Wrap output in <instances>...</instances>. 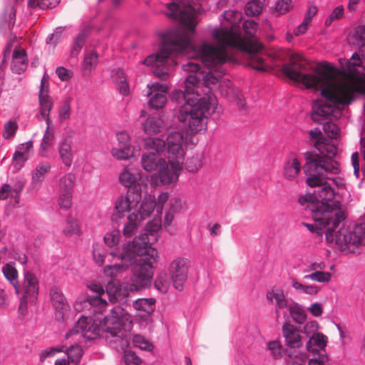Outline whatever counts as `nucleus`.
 <instances>
[{
  "mask_svg": "<svg viewBox=\"0 0 365 365\" xmlns=\"http://www.w3.org/2000/svg\"><path fill=\"white\" fill-rule=\"evenodd\" d=\"M312 353L314 357L309 359L308 365H326L329 359L327 354H322L319 351Z\"/></svg>",
  "mask_w": 365,
  "mask_h": 365,
  "instance_id": "obj_63",
  "label": "nucleus"
},
{
  "mask_svg": "<svg viewBox=\"0 0 365 365\" xmlns=\"http://www.w3.org/2000/svg\"><path fill=\"white\" fill-rule=\"evenodd\" d=\"M267 299L269 302L275 301L276 305L278 309H284L288 307V302L286 297L282 290H270L267 293Z\"/></svg>",
  "mask_w": 365,
  "mask_h": 365,
  "instance_id": "obj_35",
  "label": "nucleus"
},
{
  "mask_svg": "<svg viewBox=\"0 0 365 365\" xmlns=\"http://www.w3.org/2000/svg\"><path fill=\"white\" fill-rule=\"evenodd\" d=\"M135 212H130L127 217V222L124 224L123 233L124 236L130 237L133 236L138 228V223L140 222Z\"/></svg>",
  "mask_w": 365,
  "mask_h": 365,
  "instance_id": "obj_33",
  "label": "nucleus"
},
{
  "mask_svg": "<svg viewBox=\"0 0 365 365\" xmlns=\"http://www.w3.org/2000/svg\"><path fill=\"white\" fill-rule=\"evenodd\" d=\"M60 2V0H29L28 5L31 8H40L41 9H53Z\"/></svg>",
  "mask_w": 365,
  "mask_h": 365,
  "instance_id": "obj_45",
  "label": "nucleus"
},
{
  "mask_svg": "<svg viewBox=\"0 0 365 365\" xmlns=\"http://www.w3.org/2000/svg\"><path fill=\"white\" fill-rule=\"evenodd\" d=\"M76 181L74 174L69 173L64 175L59 180V187L61 192H70L72 193Z\"/></svg>",
  "mask_w": 365,
  "mask_h": 365,
  "instance_id": "obj_41",
  "label": "nucleus"
},
{
  "mask_svg": "<svg viewBox=\"0 0 365 365\" xmlns=\"http://www.w3.org/2000/svg\"><path fill=\"white\" fill-rule=\"evenodd\" d=\"M182 165L189 173H195L202 166V158L199 155H195L184 160Z\"/></svg>",
  "mask_w": 365,
  "mask_h": 365,
  "instance_id": "obj_48",
  "label": "nucleus"
},
{
  "mask_svg": "<svg viewBox=\"0 0 365 365\" xmlns=\"http://www.w3.org/2000/svg\"><path fill=\"white\" fill-rule=\"evenodd\" d=\"M131 323L129 316L124 314L123 309L115 307L100 324L93 322L91 317L81 316L75 326L66 333V338L81 334L87 341H93L103 336L110 346L117 349L123 345L125 327Z\"/></svg>",
  "mask_w": 365,
  "mask_h": 365,
  "instance_id": "obj_4",
  "label": "nucleus"
},
{
  "mask_svg": "<svg viewBox=\"0 0 365 365\" xmlns=\"http://www.w3.org/2000/svg\"><path fill=\"white\" fill-rule=\"evenodd\" d=\"M16 21V9L14 6H7L0 16V31L5 33L14 27Z\"/></svg>",
  "mask_w": 365,
  "mask_h": 365,
  "instance_id": "obj_24",
  "label": "nucleus"
},
{
  "mask_svg": "<svg viewBox=\"0 0 365 365\" xmlns=\"http://www.w3.org/2000/svg\"><path fill=\"white\" fill-rule=\"evenodd\" d=\"M64 348L65 346L63 345H57L44 349L39 354V359L43 362L47 358L52 357L58 353L64 351Z\"/></svg>",
  "mask_w": 365,
  "mask_h": 365,
  "instance_id": "obj_51",
  "label": "nucleus"
},
{
  "mask_svg": "<svg viewBox=\"0 0 365 365\" xmlns=\"http://www.w3.org/2000/svg\"><path fill=\"white\" fill-rule=\"evenodd\" d=\"M132 342L134 346L141 350L150 351L153 349V344L140 334L133 335Z\"/></svg>",
  "mask_w": 365,
  "mask_h": 365,
  "instance_id": "obj_54",
  "label": "nucleus"
},
{
  "mask_svg": "<svg viewBox=\"0 0 365 365\" xmlns=\"http://www.w3.org/2000/svg\"><path fill=\"white\" fill-rule=\"evenodd\" d=\"M241 29H243L247 40L251 39L257 31L258 24L254 20H245L241 22Z\"/></svg>",
  "mask_w": 365,
  "mask_h": 365,
  "instance_id": "obj_46",
  "label": "nucleus"
},
{
  "mask_svg": "<svg viewBox=\"0 0 365 365\" xmlns=\"http://www.w3.org/2000/svg\"><path fill=\"white\" fill-rule=\"evenodd\" d=\"M219 19L221 21H225L227 25L215 29L212 32V37L217 46L206 41L198 46L197 53L201 61L210 67L221 66L231 58L227 50L235 49L250 53V65L254 70L267 71L264 58L255 52L242 36L240 24L243 19L242 13L237 10H227L220 15Z\"/></svg>",
  "mask_w": 365,
  "mask_h": 365,
  "instance_id": "obj_2",
  "label": "nucleus"
},
{
  "mask_svg": "<svg viewBox=\"0 0 365 365\" xmlns=\"http://www.w3.org/2000/svg\"><path fill=\"white\" fill-rule=\"evenodd\" d=\"M288 309L292 319L297 324H302L306 322V313L298 303L289 304Z\"/></svg>",
  "mask_w": 365,
  "mask_h": 365,
  "instance_id": "obj_39",
  "label": "nucleus"
},
{
  "mask_svg": "<svg viewBox=\"0 0 365 365\" xmlns=\"http://www.w3.org/2000/svg\"><path fill=\"white\" fill-rule=\"evenodd\" d=\"M51 168V165L47 162L38 163L32 173V182L35 184L42 182Z\"/></svg>",
  "mask_w": 365,
  "mask_h": 365,
  "instance_id": "obj_36",
  "label": "nucleus"
},
{
  "mask_svg": "<svg viewBox=\"0 0 365 365\" xmlns=\"http://www.w3.org/2000/svg\"><path fill=\"white\" fill-rule=\"evenodd\" d=\"M123 359L126 365H140L141 363L140 358L133 351H125Z\"/></svg>",
  "mask_w": 365,
  "mask_h": 365,
  "instance_id": "obj_62",
  "label": "nucleus"
},
{
  "mask_svg": "<svg viewBox=\"0 0 365 365\" xmlns=\"http://www.w3.org/2000/svg\"><path fill=\"white\" fill-rule=\"evenodd\" d=\"M2 273L4 277L10 282L14 287L15 293L19 294L21 292L19 272L15 267L14 262H9L5 264L1 268Z\"/></svg>",
  "mask_w": 365,
  "mask_h": 365,
  "instance_id": "obj_23",
  "label": "nucleus"
},
{
  "mask_svg": "<svg viewBox=\"0 0 365 365\" xmlns=\"http://www.w3.org/2000/svg\"><path fill=\"white\" fill-rule=\"evenodd\" d=\"M160 226L158 224H154L152 222H149L147 223L144 232L140 234L137 237H143V241L145 242H148L146 245V247H153L152 246L154 241L156 240V234L159 230Z\"/></svg>",
  "mask_w": 365,
  "mask_h": 365,
  "instance_id": "obj_32",
  "label": "nucleus"
},
{
  "mask_svg": "<svg viewBox=\"0 0 365 365\" xmlns=\"http://www.w3.org/2000/svg\"><path fill=\"white\" fill-rule=\"evenodd\" d=\"M133 306L134 309L143 312L142 317H148L155 311V299L154 298H141L135 299Z\"/></svg>",
  "mask_w": 365,
  "mask_h": 365,
  "instance_id": "obj_25",
  "label": "nucleus"
},
{
  "mask_svg": "<svg viewBox=\"0 0 365 365\" xmlns=\"http://www.w3.org/2000/svg\"><path fill=\"white\" fill-rule=\"evenodd\" d=\"M201 0H175L166 4L168 11L166 16L179 21L185 30L195 34L197 24L196 13L202 9L199 4Z\"/></svg>",
  "mask_w": 365,
  "mask_h": 365,
  "instance_id": "obj_10",
  "label": "nucleus"
},
{
  "mask_svg": "<svg viewBox=\"0 0 365 365\" xmlns=\"http://www.w3.org/2000/svg\"><path fill=\"white\" fill-rule=\"evenodd\" d=\"M148 96H149L148 106L151 109H162L167 103V97L165 93H155L149 94L148 93Z\"/></svg>",
  "mask_w": 365,
  "mask_h": 365,
  "instance_id": "obj_38",
  "label": "nucleus"
},
{
  "mask_svg": "<svg viewBox=\"0 0 365 365\" xmlns=\"http://www.w3.org/2000/svg\"><path fill=\"white\" fill-rule=\"evenodd\" d=\"M24 294L20 299V307H26L28 303V299L34 302L37 299L38 295V279L36 276L29 272H24V282H23Z\"/></svg>",
  "mask_w": 365,
  "mask_h": 365,
  "instance_id": "obj_14",
  "label": "nucleus"
},
{
  "mask_svg": "<svg viewBox=\"0 0 365 365\" xmlns=\"http://www.w3.org/2000/svg\"><path fill=\"white\" fill-rule=\"evenodd\" d=\"M200 78L195 74L189 75L185 82V89L192 96L195 97V89L196 85L199 83Z\"/></svg>",
  "mask_w": 365,
  "mask_h": 365,
  "instance_id": "obj_56",
  "label": "nucleus"
},
{
  "mask_svg": "<svg viewBox=\"0 0 365 365\" xmlns=\"http://www.w3.org/2000/svg\"><path fill=\"white\" fill-rule=\"evenodd\" d=\"M211 103L208 98H188L180 106L178 119L187 125L192 133L207 129V116L210 113Z\"/></svg>",
  "mask_w": 365,
  "mask_h": 365,
  "instance_id": "obj_7",
  "label": "nucleus"
},
{
  "mask_svg": "<svg viewBox=\"0 0 365 365\" xmlns=\"http://www.w3.org/2000/svg\"><path fill=\"white\" fill-rule=\"evenodd\" d=\"M106 256V251L102 245L94 244L93 245V257L96 264L102 266Z\"/></svg>",
  "mask_w": 365,
  "mask_h": 365,
  "instance_id": "obj_53",
  "label": "nucleus"
},
{
  "mask_svg": "<svg viewBox=\"0 0 365 365\" xmlns=\"http://www.w3.org/2000/svg\"><path fill=\"white\" fill-rule=\"evenodd\" d=\"M170 98L173 102L182 105H183L188 98L197 99V98L193 97L189 93H187L185 88L183 91L175 89L171 92Z\"/></svg>",
  "mask_w": 365,
  "mask_h": 365,
  "instance_id": "obj_44",
  "label": "nucleus"
},
{
  "mask_svg": "<svg viewBox=\"0 0 365 365\" xmlns=\"http://www.w3.org/2000/svg\"><path fill=\"white\" fill-rule=\"evenodd\" d=\"M168 153L172 155L169 157V163L172 168L181 170L184 163L185 151L182 145H167Z\"/></svg>",
  "mask_w": 365,
  "mask_h": 365,
  "instance_id": "obj_20",
  "label": "nucleus"
},
{
  "mask_svg": "<svg viewBox=\"0 0 365 365\" xmlns=\"http://www.w3.org/2000/svg\"><path fill=\"white\" fill-rule=\"evenodd\" d=\"M331 274L328 272L323 271H316L312 272L310 274L305 275L304 277V279H312L313 281H317L319 282H327L330 280Z\"/></svg>",
  "mask_w": 365,
  "mask_h": 365,
  "instance_id": "obj_55",
  "label": "nucleus"
},
{
  "mask_svg": "<svg viewBox=\"0 0 365 365\" xmlns=\"http://www.w3.org/2000/svg\"><path fill=\"white\" fill-rule=\"evenodd\" d=\"M140 202V201L137 205L133 203L125 213L135 212L137 217L143 221L150 216L155 208L157 209V202L155 195L145 193L142 202Z\"/></svg>",
  "mask_w": 365,
  "mask_h": 365,
  "instance_id": "obj_16",
  "label": "nucleus"
},
{
  "mask_svg": "<svg viewBox=\"0 0 365 365\" xmlns=\"http://www.w3.org/2000/svg\"><path fill=\"white\" fill-rule=\"evenodd\" d=\"M168 280L166 274L160 273L154 282L155 287L161 293H165L168 288Z\"/></svg>",
  "mask_w": 365,
  "mask_h": 365,
  "instance_id": "obj_58",
  "label": "nucleus"
},
{
  "mask_svg": "<svg viewBox=\"0 0 365 365\" xmlns=\"http://www.w3.org/2000/svg\"><path fill=\"white\" fill-rule=\"evenodd\" d=\"M172 170L169 168L167 162L162 163L161 166L158 169V172L155 174L157 178L159 179L160 182L163 185H169L175 180H177L178 174L175 169L173 168Z\"/></svg>",
  "mask_w": 365,
  "mask_h": 365,
  "instance_id": "obj_26",
  "label": "nucleus"
},
{
  "mask_svg": "<svg viewBox=\"0 0 365 365\" xmlns=\"http://www.w3.org/2000/svg\"><path fill=\"white\" fill-rule=\"evenodd\" d=\"M192 34L182 28L167 30L160 35L161 45L156 53L148 56L143 63L153 66V73L162 80L168 76L170 68L175 64V56L195 53L199 57L197 48L191 39Z\"/></svg>",
  "mask_w": 365,
  "mask_h": 365,
  "instance_id": "obj_5",
  "label": "nucleus"
},
{
  "mask_svg": "<svg viewBox=\"0 0 365 365\" xmlns=\"http://www.w3.org/2000/svg\"><path fill=\"white\" fill-rule=\"evenodd\" d=\"M59 156L62 163L66 166L70 167L73 163V153L70 142L65 139L60 143L58 146Z\"/></svg>",
  "mask_w": 365,
  "mask_h": 365,
  "instance_id": "obj_29",
  "label": "nucleus"
},
{
  "mask_svg": "<svg viewBox=\"0 0 365 365\" xmlns=\"http://www.w3.org/2000/svg\"><path fill=\"white\" fill-rule=\"evenodd\" d=\"M327 336L321 332L310 336L306 344V347L309 352H317L319 350H324L327 346Z\"/></svg>",
  "mask_w": 365,
  "mask_h": 365,
  "instance_id": "obj_27",
  "label": "nucleus"
},
{
  "mask_svg": "<svg viewBox=\"0 0 365 365\" xmlns=\"http://www.w3.org/2000/svg\"><path fill=\"white\" fill-rule=\"evenodd\" d=\"M143 236L135 237L132 241L123 244L121 249L116 248L110 252L113 259L120 262L106 265L103 272L106 276L113 278L118 273L124 272L132 265V274L130 281L123 284L122 288L113 287L109 282L106 291L110 295L122 294L128 296L130 292L140 291L151 285L153 269L159 257L158 252L155 247H146L148 242L143 241Z\"/></svg>",
  "mask_w": 365,
  "mask_h": 365,
  "instance_id": "obj_1",
  "label": "nucleus"
},
{
  "mask_svg": "<svg viewBox=\"0 0 365 365\" xmlns=\"http://www.w3.org/2000/svg\"><path fill=\"white\" fill-rule=\"evenodd\" d=\"M354 37L359 47L361 44L365 43V25H360L355 28Z\"/></svg>",
  "mask_w": 365,
  "mask_h": 365,
  "instance_id": "obj_64",
  "label": "nucleus"
},
{
  "mask_svg": "<svg viewBox=\"0 0 365 365\" xmlns=\"http://www.w3.org/2000/svg\"><path fill=\"white\" fill-rule=\"evenodd\" d=\"M335 103L322 100L315 101L312 106V119L317 123H323V120L329 119L336 109Z\"/></svg>",
  "mask_w": 365,
  "mask_h": 365,
  "instance_id": "obj_17",
  "label": "nucleus"
},
{
  "mask_svg": "<svg viewBox=\"0 0 365 365\" xmlns=\"http://www.w3.org/2000/svg\"><path fill=\"white\" fill-rule=\"evenodd\" d=\"M65 355L71 363H78L83 355V350L79 345H72L66 349Z\"/></svg>",
  "mask_w": 365,
  "mask_h": 365,
  "instance_id": "obj_43",
  "label": "nucleus"
},
{
  "mask_svg": "<svg viewBox=\"0 0 365 365\" xmlns=\"http://www.w3.org/2000/svg\"><path fill=\"white\" fill-rule=\"evenodd\" d=\"M337 227L334 226L331 222L326 232V240L329 243L334 242L339 250H349V252H352L350 250L351 246L365 244V217L359 219L352 230L343 226L335 232Z\"/></svg>",
  "mask_w": 365,
  "mask_h": 365,
  "instance_id": "obj_9",
  "label": "nucleus"
},
{
  "mask_svg": "<svg viewBox=\"0 0 365 365\" xmlns=\"http://www.w3.org/2000/svg\"><path fill=\"white\" fill-rule=\"evenodd\" d=\"M18 124L12 120H9L6 122L4 125V130H3V137L5 139H10L13 138L17 130H18Z\"/></svg>",
  "mask_w": 365,
  "mask_h": 365,
  "instance_id": "obj_57",
  "label": "nucleus"
},
{
  "mask_svg": "<svg viewBox=\"0 0 365 365\" xmlns=\"http://www.w3.org/2000/svg\"><path fill=\"white\" fill-rule=\"evenodd\" d=\"M71 117V103L70 100H65L58 110V118L61 122L67 120Z\"/></svg>",
  "mask_w": 365,
  "mask_h": 365,
  "instance_id": "obj_59",
  "label": "nucleus"
},
{
  "mask_svg": "<svg viewBox=\"0 0 365 365\" xmlns=\"http://www.w3.org/2000/svg\"><path fill=\"white\" fill-rule=\"evenodd\" d=\"M163 125V121L158 117H149L142 123L143 131L148 135L160 132Z\"/></svg>",
  "mask_w": 365,
  "mask_h": 365,
  "instance_id": "obj_30",
  "label": "nucleus"
},
{
  "mask_svg": "<svg viewBox=\"0 0 365 365\" xmlns=\"http://www.w3.org/2000/svg\"><path fill=\"white\" fill-rule=\"evenodd\" d=\"M120 236L119 230H114L111 232H108L103 237L104 242L108 247H113L118 243Z\"/></svg>",
  "mask_w": 365,
  "mask_h": 365,
  "instance_id": "obj_60",
  "label": "nucleus"
},
{
  "mask_svg": "<svg viewBox=\"0 0 365 365\" xmlns=\"http://www.w3.org/2000/svg\"><path fill=\"white\" fill-rule=\"evenodd\" d=\"M66 226L63 229V232L66 236H72L75 234H80V229L77 220L73 219L71 216H68L66 220Z\"/></svg>",
  "mask_w": 365,
  "mask_h": 365,
  "instance_id": "obj_50",
  "label": "nucleus"
},
{
  "mask_svg": "<svg viewBox=\"0 0 365 365\" xmlns=\"http://www.w3.org/2000/svg\"><path fill=\"white\" fill-rule=\"evenodd\" d=\"M147 151L142 155L141 163L143 169L153 172L158 169L166 160L162 157L166 148L165 141L159 138L150 139L147 143Z\"/></svg>",
  "mask_w": 365,
  "mask_h": 365,
  "instance_id": "obj_12",
  "label": "nucleus"
},
{
  "mask_svg": "<svg viewBox=\"0 0 365 365\" xmlns=\"http://www.w3.org/2000/svg\"><path fill=\"white\" fill-rule=\"evenodd\" d=\"M120 182L128 188L125 196L121 195L116 200L114 212L111 215V221L118 224V221L125 216V212L132 206L141 201L143 192L146 189L147 184L137 182L135 176L128 170H124L119 175Z\"/></svg>",
  "mask_w": 365,
  "mask_h": 365,
  "instance_id": "obj_8",
  "label": "nucleus"
},
{
  "mask_svg": "<svg viewBox=\"0 0 365 365\" xmlns=\"http://www.w3.org/2000/svg\"><path fill=\"white\" fill-rule=\"evenodd\" d=\"M319 123L323 125V130L329 138H336L339 135V127L334 123L331 121L330 119L323 120V123Z\"/></svg>",
  "mask_w": 365,
  "mask_h": 365,
  "instance_id": "obj_52",
  "label": "nucleus"
},
{
  "mask_svg": "<svg viewBox=\"0 0 365 365\" xmlns=\"http://www.w3.org/2000/svg\"><path fill=\"white\" fill-rule=\"evenodd\" d=\"M188 266L187 259L178 257L169 266V273L174 287L181 291L187 279Z\"/></svg>",
  "mask_w": 365,
  "mask_h": 365,
  "instance_id": "obj_13",
  "label": "nucleus"
},
{
  "mask_svg": "<svg viewBox=\"0 0 365 365\" xmlns=\"http://www.w3.org/2000/svg\"><path fill=\"white\" fill-rule=\"evenodd\" d=\"M308 134L310 139L314 140V147L319 152V155L329 158H333L336 155V148L328 144V140L319 128L309 130Z\"/></svg>",
  "mask_w": 365,
  "mask_h": 365,
  "instance_id": "obj_15",
  "label": "nucleus"
},
{
  "mask_svg": "<svg viewBox=\"0 0 365 365\" xmlns=\"http://www.w3.org/2000/svg\"><path fill=\"white\" fill-rule=\"evenodd\" d=\"M28 58L24 49L15 50L12 56L11 69L13 73H23L27 68Z\"/></svg>",
  "mask_w": 365,
  "mask_h": 365,
  "instance_id": "obj_22",
  "label": "nucleus"
},
{
  "mask_svg": "<svg viewBox=\"0 0 365 365\" xmlns=\"http://www.w3.org/2000/svg\"><path fill=\"white\" fill-rule=\"evenodd\" d=\"M89 29L88 28H84L74 38L71 49V57L74 58L78 56L82 48L86 45L87 39L89 37Z\"/></svg>",
  "mask_w": 365,
  "mask_h": 365,
  "instance_id": "obj_28",
  "label": "nucleus"
},
{
  "mask_svg": "<svg viewBox=\"0 0 365 365\" xmlns=\"http://www.w3.org/2000/svg\"><path fill=\"white\" fill-rule=\"evenodd\" d=\"M49 126L47 125L46 130L43 134L39 149V155L41 157H46V151L52 144L54 135L53 131H49Z\"/></svg>",
  "mask_w": 365,
  "mask_h": 365,
  "instance_id": "obj_42",
  "label": "nucleus"
},
{
  "mask_svg": "<svg viewBox=\"0 0 365 365\" xmlns=\"http://www.w3.org/2000/svg\"><path fill=\"white\" fill-rule=\"evenodd\" d=\"M305 163L303 170L307 176L306 182L310 186L315 187L312 193H316L321 186L329 184L336 195V191L331 185L327 181L331 180L336 187L340 188L344 186V179L340 177H329V175L339 174L340 172L339 163L332 158L321 156L315 151H307L304 153Z\"/></svg>",
  "mask_w": 365,
  "mask_h": 365,
  "instance_id": "obj_6",
  "label": "nucleus"
},
{
  "mask_svg": "<svg viewBox=\"0 0 365 365\" xmlns=\"http://www.w3.org/2000/svg\"><path fill=\"white\" fill-rule=\"evenodd\" d=\"M112 155L119 160H128L133 156L134 147L116 145L111 150Z\"/></svg>",
  "mask_w": 365,
  "mask_h": 365,
  "instance_id": "obj_37",
  "label": "nucleus"
},
{
  "mask_svg": "<svg viewBox=\"0 0 365 365\" xmlns=\"http://www.w3.org/2000/svg\"><path fill=\"white\" fill-rule=\"evenodd\" d=\"M292 7V0H277L272 9V12L277 16L285 14Z\"/></svg>",
  "mask_w": 365,
  "mask_h": 365,
  "instance_id": "obj_49",
  "label": "nucleus"
},
{
  "mask_svg": "<svg viewBox=\"0 0 365 365\" xmlns=\"http://www.w3.org/2000/svg\"><path fill=\"white\" fill-rule=\"evenodd\" d=\"M303 57L299 55H293L290 62L282 67V72L290 80L304 84L307 88H314L317 86L320 77L319 76L305 73V66L302 63Z\"/></svg>",
  "mask_w": 365,
  "mask_h": 365,
  "instance_id": "obj_11",
  "label": "nucleus"
},
{
  "mask_svg": "<svg viewBox=\"0 0 365 365\" xmlns=\"http://www.w3.org/2000/svg\"><path fill=\"white\" fill-rule=\"evenodd\" d=\"M49 294L52 305L56 310V317L58 320H63L64 312L69 309L66 297L61 289L56 286L51 287Z\"/></svg>",
  "mask_w": 365,
  "mask_h": 365,
  "instance_id": "obj_18",
  "label": "nucleus"
},
{
  "mask_svg": "<svg viewBox=\"0 0 365 365\" xmlns=\"http://www.w3.org/2000/svg\"><path fill=\"white\" fill-rule=\"evenodd\" d=\"M300 170L301 163L297 158H294L285 163L283 170L284 176L286 179L292 180L298 175Z\"/></svg>",
  "mask_w": 365,
  "mask_h": 365,
  "instance_id": "obj_31",
  "label": "nucleus"
},
{
  "mask_svg": "<svg viewBox=\"0 0 365 365\" xmlns=\"http://www.w3.org/2000/svg\"><path fill=\"white\" fill-rule=\"evenodd\" d=\"M263 3L260 0H250L245 6V13L249 16H257L262 11Z\"/></svg>",
  "mask_w": 365,
  "mask_h": 365,
  "instance_id": "obj_40",
  "label": "nucleus"
},
{
  "mask_svg": "<svg viewBox=\"0 0 365 365\" xmlns=\"http://www.w3.org/2000/svg\"><path fill=\"white\" fill-rule=\"evenodd\" d=\"M72 193L70 192H61L58 197V205L61 209L68 210L71 207Z\"/></svg>",
  "mask_w": 365,
  "mask_h": 365,
  "instance_id": "obj_61",
  "label": "nucleus"
},
{
  "mask_svg": "<svg viewBox=\"0 0 365 365\" xmlns=\"http://www.w3.org/2000/svg\"><path fill=\"white\" fill-rule=\"evenodd\" d=\"M98 55L96 50L86 51L85 56L83 61V75H87V72L96 68L98 63Z\"/></svg>",
  "mask_w": 365,
  "mask_h": 365,
  "instance_id": "obj_34",
  "label": "nucleus"
},
{
  "mask_svg": "<svg viewBox=\"0 0 365 365\" xmlns=\"http://www.w3.org/2000/svg\"><path fill=\"white\" fill-rule=\"evenodd\" d=\"M113 78L114 79H120V85L119 86L120 93L125 96H128L130 93V90H129L128 85L126 82V77H125V73L123 72V71L120 68L116 69L115 71V73L113 75Z\"/></svg>",
  "mask_w": 365,
  "mask_h": 365,
  "instance_id": "obj_47",
  "label": "nucleus"
},
{
  "mask_svg": "<svg viewBox=\"0 0 365 365\" xmlns=\"http://www.w3.org/2000/svg\"><path fill=\"white\" fill-rule=\"evenodd\" d=\"M43 79L41 80V86L38 93V101L40 105V113L44 118L47 125H50L51 120L50 119V112L53 108V101L50 96L47 94L43 95Z\"/></svg>",
  "mask_w": 365,
  "mask_h": 365,
  "instance_id": "obj_21",
  "label": "nucleus"
},
{
  "mask_svg": "<svg viewBox=\"0 0 365 365\" xmlns=\"http://www.w3.org/2000/svg\"><path fill=\"white\" fill-rule=\"evenodd\" d=\"M282 334L287 346L294 349L302 346V336L295 326L285 322L282 326Z\"/></svg>",
  "mask_w": 365,
  "mask_h": 365,
  "instance_id": "obj_19",
  "label": "nucleus"
},
{
  "mask_svg": "<svg viewBox=\"0 0 365 365\" xmlns=\"http://www.w3.org/2000/svg\"><path fill=\"white\" fill-rule=\"evenodd\" d=\"M298 202L312 211L315 224L302 222L311 232L322 237L326 235L331 222L334 226H339L345 220L346 215L341 209L340 202L334 200V192L329 184L321 186L316 193H307L301 196Z\"/></svg>",
  "mask_w": 365,
  "mask_h": 365,
  "instance_id": "obj_3",
  "label": "nucleus"
}]
</instances>
